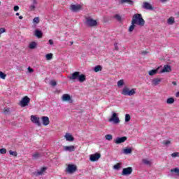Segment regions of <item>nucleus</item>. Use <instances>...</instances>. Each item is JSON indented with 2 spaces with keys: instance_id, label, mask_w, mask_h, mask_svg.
<instances>
[{
  "instance_id": "c756f323",
  "label": "nucleus",
  "mask_w": 179,
  "mask_h": 179,
  "mask_svg": "<svg viewBox=\"0 0 179 179\" xmlns=\"http://www.w3.org/2000/svg\"><path fill=\"white\" fill-rule=\"evenodd\" d=\"M175 22L176 21L174 20V17H170L168 19V24H174Z\"/></svg>"
},
{
  "instance_id": "a878e982",
  "label": "nucleus",
  "mask_w": 179,
  "mask_h": 179,
  "mask_svg": "<svg viewBox=\"0 0 179 179\" xmlns=\"http://www.w3.org/2000/svg\"><path fill=\"white\" fill-rule=\"evenodd\" d=\"M143 164H145L146 166H152V161H150L146 159H143Z\"/></svg>"
},
{
  "instance_id": "39448f33",
  "label": "nucleus",
  "mask_w": 179,
  "mask_h": 179,
  "mask_svg": "<svg viewBox=\"0 0 179 179\" xmlns=\"http://www.w3.org/2000/svg\"><path fill=\"white\" fill-rule=\"evenodd\" d=\"M29 103L30 98H29L27 96H24L20 101V105L21 107H26L27 106H29Z\"/></svg>"
},
{
  "instance_id": "0e129e2a",
  "label": "nucleus",
  "mask_w": 179,
  "mask_h": 179,
  "mask_svg": "<svg viewBox=\"0 0 179 179\" xmlns=\"http://www.w3.org/2000/svg\"><path fill=\"white\" fill-rule=\"evenodd\" d=\"M0 5H1V1H0Z\"/></svg>"
},
{
  "instance_id": "dca6fc26",
  "label": "nucleus",
  "mask_w": 179,
  "mask_h": 179,
  "mask_svg": "<svg viewBox=\"0 0 179 179\" xmlns=\"http://www.w3.org/2000/svg\"><path fill=\"white\" fill-rule=\"evenodd\" d=\"M160 82H162V78H153L152 80V86H157V85H160Z\"/></svg>"
},
{
  "instance_id": "412c9836",
  "label": "nucleus",
  "mask_w": 179,
  "mask_h": 179,
  "mask_svg": "<svg viewBox=\"0 0 179 179\" xmlns=\"http://www.w3.org/2000/svg\"><path fill=\"white\" fill-rule=\"evenodd\" d=\"M34 36H36V37H38V38H41V37H43V32H41V31L36 29L35 31V34Z\"/></svg>"
},
{
  "instance_id": "4c0bfd02",
  "label": "nucleus",
  "mask_w": 179,
  "mask_h": 179,
  "mask_svg": "<svg viewBox=\"0 0 179 179\" xmlns=\"http://www.w3.org/2000/svg\"><path fill=\"white\" fill-rule=\"evenodd\" d=\"M0 78L1 79H6V74L2 71H0Z\"/></svg>"
},
{
  "instance_id": "f03ea898",
  "label": "nucleus",
  "mask_w": 179,
  "mask_h": 179,
  "mask_svg": "<svg viewBox=\"0 0 179 179\" xmlns=\"http://www.w3.org/2000/svg\"><path fill=\"white\" fill-rule=\"evenodd\" d=\"M69 79L70 80H76V79H78L80 83H83V82L86 80V76H85V74H80L79 71H76L69 77Z\"/></svg>"
},
{
  "instance_id": "6ab92c4d",
  "label": "nucleus",
  "mask_w": 179,
  "mask_h": 179,
  "mask_svg": "<svg viewBox=\"0 0 179 179\" xmlns=\"http://www.w3.org/2000/svg\"><path fill=\"white\" fill-rule=\"evenodd\" d=\"M62 100L63 101H71L72 99L71 98V96L68 94H64L62 96Z\"/></svg>"
},
{
  "instance_id": "ddd939ff",
  "label": "nucleus",
  "mask_w": 179,
  "mask_h": 179,
  "mask_svg": "<svg viewBox=\"0 0 179 179\" xmlns=\"http://www.w3.org/2000/svg\"><path fill=\"white\" fill-rule=\"evenodd\" d=\"M143 8L147 10H153V6L149 2L145 1L143 4Z\"/></svg>"
},
{
  "instance_id": "6e6d98bb",
  "label": "nucleus",
  "mask_w": 179,
  "mask_h": 179,
  "mask_svg": "<svg viewBox=\"0 0 179 179\" xmlns=\"http://www.w3.org/2000/svg\"><path fill=\"white\" fill-rule=\"evenodd\" d=\"M172 83H173L174 85H177V83H176V81H173Z\"/></svg>"
},
{
  "instance_id": "a19ab883",
  "label": "nucleus",
  "mask_w": 179,
  "mask_h": 179,
  "mask_svg": "<svg viewBox=\"0 0 179 179\" xmlns=\"http://www.w3.org/2000/svg\"><path fill=\"white\" fill-rule=\"evenodd\" d=\"M0 153L1 155H6V148H1Z\"/></svg>"
},
{
  "instance_id": "72a5a7b5",
  "label": "nucleus",
  "mask_w": 179,
  "mask_h": 179,
  "mask_svg": "<svg viewBox=\"0 0 179 179\" xmlns=\"http://www.w3.org/2000/svg\"><path fill=\"white\" fill-rule=\"evenodd\" d=\"M121 163L116 164L113 166V169H115V170H120V169H121Z\"/></svg>"
},
{
  "instance_id": "6e6552de",
  "label": "nucleus",
  "mask_w": 179,
  "mask_h": 179,
  "mask_svg": "<svg viewBox=\"0 0 179 179\" xmlns=\"http://www.w3.org/2000/svg\"><path fill=\"white\" fill-rule=\"evenodd\" d=\"M100 157H101V155L100 153H95L90 155V162H97Z\"/></svg>"
},
{
  "instance_id": "bf43d9fd",
  "label": "nucleus",
  "mask_w": 179,
  "mask_h": 179,
  "mask_svg": "<svg viewBox=\"0 0 179 179\" xmlns=\"http://www.w3.org/2000/svg\"><path fill=\"white\" fill-rule=\"evenodd\" d=\"M16 16H19V15H20L19 13H16Z\"/></svg>"
},
{
  "instance_id": "79ce46f5",
  "label": "nucleus",
  "mask_w": 179,
  "mask_h": 179,
  "mask_svg": "<svg viewBox=\"0 0 179 179\" xmlns=\"http://www.w3.org/2000/svg\"><path fill=\"white\" fill-rule=\"evenodd\" d=\"M33 159H38V157H40V154H38V152L32 155Z\"/></svg>"
},
{
  "instance_id": "9d476101",
  "label": "nucleus",
  "mask_w": 179,
  "mask_h": 179,
  "mask_svg": "<svg viewBox=\"0 0 179 179\" xmlns=\"http://www.w3.org/2000/svg\"><path fill=\"white\" fill-rule=\"evenodd\" d=\"M130 174H132V167L123 169L122 176H129Z\"/></svg>"
},
{
  "instance_id": "de8ad7c7",
  "label": "nucleus",
  "mask_w": 179,
  "mask_h": 179,
  "mask_svg": "<svg viewBox=\"0 0 179 179\" xmlns=\"http://www.w3.org/2000/svg\"><path fill=\"white\" fill-rule=\"evenodd\" d=\"M6 31V29L5 28H0V34H2V33H5Z\"/></svg>"
},
{
  "instance_id": "7ed1b4c3",
  "label": "nucleus",
  "mask_w": 179,
  "mask_h": 179,
  "mask_svg": "<svg viewBox=\"0 0 179 179\" xmlns=\"http://www.w3.org/2000/svg\"><path fill=\"white\" fill-rule=\"evenodd\" d=\"M121 94L123 96H134V94H136V89L130 90L128 87H124L122 90Z\"/></svg>"
},
{
  "instance_id": "2f4dec72",
  "label": "nucleus",
  "mask_w": 179,
  "mask_h": 179,
  "mask_svg": "<svg viewBox=\"0 0 179 179\" xmlns=\"http://www.w3.org/2000/svg\"><path fill=\"white\" fill-rule=\"evenodd\" d=\"M101 69H103V67H101V66L98 65L96 66L94 69V72H100V71H101Z\"/></svg>"
},
{
  "instance_id": "f3484780",
  "label": "nucleus",
  "mask_w": 179,
  "mask_h": 179,
  "mask_svg": "<svg viewBox=\"0 0 179 179\" xmlns=\"http://www.w3.org/2000/svg\"><path fill=\"white\" fill-rule=\"evenodd\" d=\"M64 150H65V152H75V146L74 145L64 146Z\"/></svg>"
},
{
  "instance_id": "1a4fd4ad",
  "label": "nucleus",
  "mask_w": 179,
  "mask_h": 179,
  "mask_svg": "<svg viewBox=\"0 0 179 179\" xmlns=\"http://www.w3.org/2000/svg\"><path fill=\"white\" fill-rule=\"evenodd\" d=\"M78 170V168L74 164H69L67 167V171L70 174H72L73 173H75Z\"/></svg>"
},
{
  "instance_id": "a211bd4d",
  "label": "nucleus",
  "mask_w": 179,
  "mask_h": 179,
  "mask_svg": "<svg viewBox=\"0 0 179 179\" xmlns=\"http://www.w3.org/2000/svg\"><path fill=\"white\" fill-rule=\"evenodd\" d=\"M164 72H171V66L167 64L164 66V69L161 71V73H164Z\"/></svg>"
},
{
  "instance_id": "20e7f679",
  "label": "nucleus",
  "mask_w": 179,
  "mask_h": 179,
  "mask_svg": "<svg viewBox=\"0 0 179 179\" xmlns=\"http://www.w3.org/2000/svg\"><path fill=\"white\" fill-rule=\"evenodd\" d=\"M85 24H87L88 27H95V26H97V21L90 17H85Z\"/></svg>"
},
{
  "instance_id": "603ef678",
  "label": "nucleus",
  "mask_w": 179,
  "mask_h": 179,
  "mask_svg": "<svg viewBox=\"0 0 179 179\" xmlns=\"http://www.w3.org/2000/svg\"><path fill=\"white\" fill-rule=\"evenodd\" d=\"M49 44H50V45H54V41H52V39L49 40Z\"/></svg>"
},
{
  "instance_id": "c9c22d12",
  "label": "nucleus",
  "mask_w": 179,
  "mask_h": 179,
  "mask_svg": "<svg viewBox=\"0 0 179 179\" xmlns=\"http://www.w3.org/2000/svg\"><path fill=\"white\" fill-rule=\"evenodd\" d=\"M45 58L46 59H48V61H50V59H52V53L47 54Z\"/></svg>"
},
{
  "instance_id": "5701e85b",
  "label": "nucleus",
  "mask_w": 179,
  "mask_h": 179,
  "mask_svg": "<svg viewBox=\"0 0 179 179\" xmlns=\"http://www.w3.org/2000/svg\"><path fill=\"white\" fill-rule=\"evenodd\" d=\"M122 4L128 3V5H134V1L132 0H120Z\"/></svg>"
},
{
  "instance_id": "423d86ee",
  "label": "nucleus",
  "mask_w": 179,
  "mask_h": 179,
  "mask_svg": "<svg viewBox=\"0 0 179 179\" xmlns=\"http://www.w3.org/2000/svg\"><path fill=\"white\" fill-rule=\"evenodd\" d=\"M108 122L119 124L120 118H118V116H117V113L115 112H113L112 116L108 119Z\"/></svg>"
},
{
  "instance_id": "680f3d73",
  "label": "nucleus",
  "mask_w": 179,
  "mask_h": 179,
  "mask_svg": "<svg viewBox=\"0 0 179 179\" xmlns=\"http://www.w3.org/2000/svg\"><path fill=\"white\" fill-rule=\"evenodd\" d=\"M143 53L146 54V52H143Z\"/></svg>"
},
{
  "instance_id": "f257e3e1",
  "label": "nucleus",
  "mask_w": 179,
  "mask_h": 179,
  "mask_svg": "<svg viewBox=\"0 0 179 179\" xmlns=\"http://www.w3.org/2000/svg\"><path fill=\"white\" fill-rule=\"evenodd\" d=\"M131 22H133V24H137L141 27L145 26V20H143V17H142V14H134L132 17Z\"/></svg>"
},
{
  "instance_id": "052dcab7",
  "label": "nucleus",
  "mask_w": 179,
  "mask_h": 179,
  "mask_svg": "<svg viewBox=\"0 0 179 179\" xmlns=\"http://www.w3.org/2000/svg\"><path fill=\"white\" fill-rule=\"evenodd\" d=\"M71 45L73 44V42H70Z\"/></svg>"
},
{
  "instance_id": "58836bf2",
  "label": "nucleus",
  "mask_w": 179,
  "mask_h": 179,
  "mask_svg": "<svg viewBox=\"0 0 179 179\" xmlns=\"http://www.w3.org/2000/svg\"><path fill=\"white\" fill-rule=\"evenodd\" d=\"M118 87H121V86H124V80H120L117 82Z\"/></svg>"
},
{
  "instance_id": "b1692460",
  "label": "nucleus",
  "mask_w": 179,
  "mask_h": 179,
  "mask_svg": "<svg viewBox=\"0 0 179 179\" xmlns=\"http://www.w3.org/2000/svg\"><path fill=\"white\" fill-rule=\"evenodd\" d=\"M123 153H124V155H131V153H132V149L125 148L123 150Z\"/></svg>"
},
{
  "instance_id": "e433bc0d",
  "label": "nucleus",
  "mask_w": 179,
  "mask_h": 179,
  "mask_svg": "<svg viewBox=\"0 0 179 179\" xmlns=\"http://www.w3.org/2000/svg\"><path fill=\"white\" fill-rule=\"evenodd\" d=\"M9 154L11 155V156L17 157V152L16 151L9 150Z\"/></svg>"
},
{
  "instance_id": "13d9d810",
  "label": "nucleus",
  "mask_w": 179,
  "mask_h": 179,
  "mask_svg": "<svg viewBox=\"0 0 179 179\" xmlns=\"http://www.w3.org/2000/svg\"><path fill=\"white\" fill-rule=\"evenodd\" d=\"M34 3H37V1H36V0H34Z\"/></svg>"
},
{
  "instance_id": "8fccbe9b",
  "label": "nucleus",
  "mask_w": 179,
  "mask_h": 179,
  "mask_svg": "<svg viewBox=\"0 0 179 179\" xmlns=\"http://www.w3.org/2000/svg\"><path fill=\"white\" fill-rule=\"evenodd\" d=\"M30 9H31V10H34V9L36 8V6L35 5H31V6H30Z\"/></svg>"
},
{
  "instance_id": "ea45409f",
  "label": "nucleus",
  "mask_w": 179,
  "mask_h": 179,
  "mask_svg": "<svg viewBox=\"0 0 179 179\" xmlns=\"http://www.w3.org/2000/svg\"><path fill=\"white\" fill-rule=\"evenodd\" d=\"M33 22L34 23L38 24L40 23V18H38V17H34Z\"/></svg>"
},
{
  "instance_id": "2eb2a0df",
  "label": "nucleus",
  "mask_w": 179,
  "mask_h": 179,
  "mask_svg": "<svg viewBox=\"0 0 179 179\" xmlns=\"http://www.w3.org/2000/svg\"><path fill=\"white\" fill-rule=\"evenodd\" d=\"M42 122L43 124L45 125V127H47V125H50V118L47 116L42 117Z\"/></svg>"
},
{
  "instance_id": "864d4df0",
  "label": "nucleus",
  "mask_w": 179,
  "mask_h": 179,
  "mask_svg": "<svg viewBox=\"0 0 179 179\" xmlns=\"http://www.w3.org/2000/svg\"><path fill=\"white\" fill-rule=\"evenodd\" d=\"M115 50H117V51H118V45H117V43H115Z\"/></svg>"
},
{
  "instance_id": "f8f14e48",
  "label": "nucleus",
  "mask_w": 179,
  "mask_h": 179,
  "mask_svg": "<svg viewBox=\"0 0 179 179\" xmlns=\"http://www.w3.org/2000/svg\"><path fill=\"white\" fill-rule=\"evenodd\" d=\"M71 10H72V12H79V10H80V9H82V6L81 5H75V4H72L70 7Z\"/></svg>"
},
{
  "instance_id": "cd10ccee",
  "label": "nucleus",
  "mask_w": 179,
  "mask_h": 179,
  "mask_svg": "<svg viewBox=\"0 0 179 179\" xmlns=\"http://www.w3.org/2000/svg\"><path fill=\"white\" fill-rule=\"evenodd\" d=\"M114 19H116V20H117V22H122V17H121V15L117 14L113 16Z\"/></svg>"
},
{
  "instance_id": "4d7b16f0",
  "label": "nucleus",
  "mask_w": 179,
  "mask_h": 179,
  "mask_svg": "<svg viewBox=\"0 0 179 179\" xmlns=\"http://www.w3.org/2000/svg\"><path fill=\"white\" fill-rule=\"evenodd\" d=\"M161 2H166L167 0H160Z\"/></svg>"
},
{
  "instance_id": "473e14b6",
  "label": "nucleus",
  "mask_w": 179,
  "mask_h": 179,
  "mask_svg": "<svg viewBox=\"0 0 179 179\" xmlns=\"http://www.w3.org/2000/svg\"><path fill=\"white\" fill-rule=\"evenodd\" d=\"M105 138L106 139V141H113V135H111V134H106L105 136Z\"/></svg>"
},
{
  "instance_id": "09e8293b",
  "label": "nucleus",
  "mask_w": 179,
  "mask_h": 179,
  "mask_svg": "<svg viewBox=\"0 0 179 179\" xmlns=\"http://www.w3.org/2000/svg\"><path fill=\"white\" fill-rule=\"evenodd\" d=\"M28 71L29 72V73H32V72H34V70H33L31 67H28Z\"/></svg>"
},
{
  "instance_id": "a18cd8bd",
  "label": "nucleus",
  "mask_w": 179,
  "mask_h": 179,
  "mask_svg": "<svg viewBox=\"0 0 179 179\" xmlns=\"http://www.w3.org/2000/svg\"><path fill=\"white\" fill-rule=\"evenodd\" d=\"M50 85H51L52 86H57V81H55V80L51 81V82H50Z\"/></svg>"
},
{
  "instance_id": "9b49d317",
  "label": "nucleus",
  "mask_w": 179,
  "mask_h": 179,
  "mask_svg": "<svg viewBox=\"0 0 179 179\" xmlns=\"http://www.w3.org/2000/svg\"><path fill=\"white\" fill-rule=\"evenodd\" d=\"M127 139V136L117 137L114 142L115 143H116V145H120V143H124V142H125Z\"/></svg>"
},
{
  "instance_id": "5fc2aeb1",
  "label": "nucleus",
  "mask_w": 179,
  "mask_h": 179,
  "mask_svg": "<svg viewBox=\"0 0 179 179\" xmlns=\"http://www.w3.org/2000/svg\"><path fill=\"white\" fill-rule=\"evenodd\" d=\"M19 19H20V20H22V19H23V16L20 15V16L19 17Z\"/></svg>"
},
{
  "instance_id": "e2e57ef3",
  "label": "nucleus",
  "mask_w": 179,
  "mask_h": 179,
  "mask_svg": "<svg viewBox=\"0 0 179 179\" xmlns=\"http://www.w3.org/2000/svg\"><path fill=\"white\" fill-rule=\"evenodd\" d=\"M177 94H179V92L177 93Z\"/></svg>"
},
{
  "instance_id": "bb28decb",
  "label": "nucleus",
  "mask_w": 179,
  "mask_h": 179,
  "mask_svg": "<svg viewBox=\"0 0 179 179\" xmlns=\"http://www.w3.org/2000/svg\"><path fill=\"white\" fill-rule=\"evenodd\" d=\"M45 170H47V168H45V167L41 168V171L36 172V176H41L43 174V173H44V171H45Z\"/></svg>"
},
{
  "instance_id": "393cba45",
  "label": "nucleus",
  "mask_w": 179,
  "mask_h": 179,
  "mask_svg": "<svg viewBox=\"0 0 179 179\" xmlns=\"http://www.w3.org/2000/svg\"><path fill=\"white\" fill-rule=\"evenodd\" d=\"M29 48L31 50H34V48H36V47H37V43H36V42H31L29 43Z\"/></svg>"
},
{
  "instance_id": "0eeeda50",
  "label": "nucleus",
  "mask_w": 179,
  "mask_h": 179,
  "mask_svg": "<svg viewBox=\"0 0 179 179\" xmlns=\"http://www.w3.org/2000/svg\"><path fill=\"white\" fill-rule=\"evenodd\" d=\"M31 122H33V124H35L36 125H37V127H41V122H40V117H38L36 115H31Z\"/></svg>"
},
{
  "instance_id": "c85d7f7f",
  "label": "nucleus",
  "mask_w": 179,
  "mask_h": 179,
  "mask_svg": "<svg viewBox=\"0 0 179 179\" xmlns=\"http://www.w3.org/2000/svg\"><path fill=\"white\" fill-rule=\"evenodd\" d=\"M135 24H134L133 21H131V26L129 27V31L130 33H132V31H134V29H135Z\"/></svg>"
},
{
  "instance_id": "3c124183",
  "label": "nucleus",
  "mask_w": 179,
  "mask_h": 179,
  "mask_svg": "<svg viewBox=\"0 0 179 179\" xmlns=\"http://www.w3.org/2000/svg\"><path fill=\"white\" fill-rule=\"evenodd\" d=\"M14 10L15 12H17V10H19V6H14Z\"/></svg>"
},
{
  "instance_id": "37998d69",
  "label": "nucleus",
  "mask_w": 179,
  "mask_h": 179,
  "mask_svg": "<svg viewBox=\"0 0 179 179\" xmlns=\"http://www.w3.org/2000/svg\"><path fill=\"white\" fill-rule=\"evenodd\" d=\"M172 157H179V152H173L171 154Z\"/></svg>"
},
{
  "instance_id": "4468645a",
  "label": "nucleus",
  "mask_w": 179,
  "mask_h": 179,
  "mask_svg": "<svg viewBox=\"0 0 179 179\" xmlns=\"http://www.w3.org/2000/svg\"><path fill=\"white\" fill-rule=\"evenodd\" d=\"M65 139L67 141V142H73L75 141V138H73V136L69 133H66L64 136Z\"/></svg>"
},
{
  "instance_id": "f704fd0d",
  "label": "nucleus",
  "mask_w": 179,
  "mask_h": 179,
  "mask_svg": "<svg viewBox=\"0 0 179 179\" xmlns=\"http://www.w3.org/2000/svg\"><path fill=\"white\" fill-rule=\"evenodd\" d=\"M129 121H131V115H129V114H126L125 115V122H129Z\"/></svg>"
},
{
  "instance_id": "4be33fe9",
  "label": "nucleus",
  "mask_w": 179,
  "mask_h": 179,
  "mask_svg": "<svg viewBox=\"0 0 179 179\" xmlns=\"http://www.w3.org/2000/svg\"><path fill=\"white\" fill-rule=\"evenodd\" d=\"M159 68H160V67H158L156 69L150 70L148 72V75H150V76H153V75H156L157 73V71H159Z\"/></svg>"
},
{
  "instance_id": "49530a36",
  "label": "nucleus",
  "mask_w": 179,
  "mask_h": 179,
  "mask_svg": "<svg viewBox=\"0 0 179 179\" xmlns=\"http://www.w3.org/2000/svg\"><path fill=\"white\" fill-rule=\"evenodd\" d=\"M3 113L4 114H8V113H10V108L4 109Z\"/></svg>"
},
{
  "instance_id": "7c9ffc66",
  "label": "nucleus",
  "mask_w": 179,
  "mask_h": 179,
  "mask_svg": "<svg viewBox=\"0 0 179 179\" xmlns=\"http://www.w3.org/2000/svg\"><path fill=\"white\" fill-rule=\"evenodd\" d=\"M174 103V98L170 97L166 99L167 104H173Z\"/></svg>"
},
{
  "instance_id": "c03bdc74",
  "label": "nucleus",
  "mask_w": 179,
  "mask_h": 179,
  "mask_svg": "<svg viewBox=\"0 0 179 179\" xmlns=\"http://www.w3.org/2000/svg\"><path fill=\"white\" fill-rule=\"evenodd\" d=\"M170 143H171V142L169 140L163 141L164 145H170Z\"/></svg>"
},
{
  "instance_id": "aec40b11",
  "label": "nucleus",
  "mask_w": 179,
  "mask_h": 179,
  "mask_svg": "<svg viewBox=\"0 0 179 179\" xmlns=\"http://www.w3.org/2000/svg\"><path fill=\"white\" fill-rule=\"evenodd\" d=\"M171 174H173V176H176V177H179V168H175L171 169Z\"/></svg>"
}]
</instances>
